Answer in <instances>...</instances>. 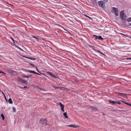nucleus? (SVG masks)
<instances>
[{
	"label": "nucleus",
	"instance_id": "1",
	"mask_svg": "<svg viewBox=\"0 0 131 131\" xmlns=\"http://www.w3.org/2000/svg\"><path fill=\"white\" fill-rule=\"evenodd\" d=\"M120 17L121 18L122 20H124L123 21V24H125V23L126 22V21L125 20L126 18V16L125 15V14L124 13H121L120 15Z\"/></svg>",
	"mask_w": 131,
	"mask_h": 131
},
{
	"label": "nucleus",
	"instance_id": "2",
	"mask_svg": "<svg viewBox=\"0 0 131 131\" xmlns=\"http://www.w3.org/2000/svg\"><path fill=\"white\" fill-rule=\"evenodd\" d=\"M112 8L113 9V11H112V12L113 13L114 12V14L115 15L117 16L118 15V11L117 8L114 7H113Z\"/></svg>",
	"mask_w": 131,
	"mask_h": 131
},
{
	"label": "nucleus",
	"instance_id": "3",
	"mask_svg": "<svg viewBox=\"0 0 131 131\" xmlns=\"http://www.w3.org/2000/svg\"><path fill=\"white\" fill-rule=\"evenodd\" d=\"M98 4L100 6L103 8H104L105 7V3L103 1H99L98 2Z\"/></svg>",
	"mask_w": 131,
	"mask_h": 131
},
{
	"label": "nucleus",
	"instance_id": "4",
	"mask_svg": "<svg viewBox=\"0 0 131 131\" xmlns=\"http://www.w3.org/2000/svg\"><path fill=\"white\" fill-rule=\"evenodd\" d=\"M40 123L42 124L47 125V121L46 119H41L40 120Z\"/></svg>",
	"mask_w": 131,
	"mask_h": 131
},
{
	"label": "nucleus",
	"instance_id": "5",
	"mask_svg": "<svg viewBox=\"0 0 131 131\" xmlns=\"http://www.w3.org/2000/svg\"><path fill=\"white\" fill-rule=\"evenodd\" d=\"M18 81L19 82L22 83L26 84L27 83V82L26 81L23 80L20 78H19L18 79Z\"/></svg>",
	"mask_w": 131,
	"mask_h": 131
},
{
	"label": "nucleus",
	"instance_id": "6",
	"mask_svg": "<svg viewBox=\"0 0 131 131\" xmlns=\"http://www.w3.org/2000/svg\"><path fill=\"white\" fill-rule=\"evenodd\" d=\"M59 104L61 106V111L63 112H64V105L61 103H60Z\"/></svg>",
	"mask_w": 131,
	"mask_h": 131
},
{
	"label": "nucleus",
	"instance_id": "7",
	"mask_svg": "<svg viewBox=\"0 0 131 131\" xmlns=\"http://www.w3.org/2000/svg\"><path fill=\"white\" fill-rule=\"evenodd\" d=\"M90 108L92 111H96L97 110V108L96 107L91 106L90 107Z\"/></svg>",
	"mask_w": 131,
	"mask_h": 131
},
{
	"label": "nucleus",
	"instance_id": "8",
	"mask_svg": "<svg viewBox=\"0 0 131 131\" xmlns=\"http://www.w3.org/2000/svg\"><path fill=\"white\" fill-rule=\"evenodd\" d=\"M118 94L119 95H120L121 96L123 97H126V94L125 93H118Z\"/></svg>",
	"mask_w": 131,
	"mask_h": 131
},
{
	"label": "nucleus",
	"instance_id": "9",
	"mask_svg": "<svg viewBox=\"0 0 131 131\" xmlns=\"http://www.w3.org/2000/svg\"><path fill=\"white\" fill-rule=\"evenodd\" d=\"M67 127H73V128H76L78 127V126L77 125H74L73 124H71L69 125H67Z\"/></svg>",
	"mask_w": 131,
	"mask_h": 131
},
{
	"label": "nucleus",
	"instance_id": "10",
	"mask_svg": "<svg viewBox=\"0 0 131 131\" xmlns=\"http://www.w3.org/2000/svg\"><path fill=\"white\" fill-rule=\"evenodd\" d=\"M52 77L54 78H58V77L55 76L54 74H52V73L51 72H50L48 73Z\"/></svg>",
	"mask_w": 131,
	"mask_h": 131
},
{
	"label": "nucleus",
	"instance_id": "11",
	"mask_svg": "<svg viewBox=\"0 0 131 131\" xmlns=\"http://www.w3.org/2000/svg\"><path fill=\"white\" fill-rule=\"evenodd\" d=\"M25 57L27 59H30V60H35V58H32L30 57H27L25 56Z\"/></svg>",
	"mask_w": 131,
	"mask_h": 131
},
{
	"label": "nucleus",
	"instance_id": "12",
	"mask_svg": "<svg viewBox=\"0 0 131 131\" xmlns=\"http://www.w3.org/2000/svg\"><path fill=\"white\" fill-rule=\"evenodd\" d=\"M26 71L27 72L30 73H32L34 74H35V72L34 71L30 70H26Z\"/></svg>",
	"mask_w": 131,
	"mask_h": 131
},
{
	"label": "nucleus",
	"instance_id": "13",
	"mask_svg": "<svg viewBox=\"0 0 131 131\" xmlns=\"http://www.w3.org/2000/svg\"><path fill=\"white\" fill-rule=\"evenodd\" d=\"M23 77H25V78H30L31 77V75H24L23 76Z\"/></svg>",
	"mask_w": 131,
	"mask_h": 131
},
{
	"label": "nucleus",
	"instance_id": "14",
	"mask_svg": "<svg viewBox=\"0 0 131 131\" xmlns=\"http://www.w3.org/2000/svg\"><path fill=\"white\" fill-rule=\"evenodd\" d=\"M63 115L66 118H68V116H67V113L66 112L64 113H63Z\"/></svg>",
	"mask_w": 131,
	"mask_h": 131
},
{
	"label": "nucleus",
	"instance_id": "15",
	"mask_svg": "<svg viewBox=\"0 0 131 131\" xmlns=\"http://www.w3.org/2000/svg\"><path fill=\"white\" fill-rule=\"evenodd\" d=\"M8 101L10 104H12L13 103V102L11 98H9V99Z\"/></svg>",
	"mask_w": 131,
	"mask_h": 131
},
{
	"label": "nucleus",
	"instance_id": "16",
	"mask_svg": "<svg viewBox=\"0 0 131 131\" xmlns=\"http://www.w3.org/2000/svg\"><path fill=\"white\" fill-rule=\"evenodd\" d=\"M109 102L111 103H112L113 104H115L116 103V101H110Z\"/></svg>",
	"mask_w": 131,
	"mask_h": 131
},
{
	"label": "nucleus",
	"instance_id": "17",
	"mask_svg": "<svg viewBox=\"0 0 131 131\" xmlns=\"http://www.w3.org/2000/svg\"><path fill=\"white\" fill-rule=\"evenodd\" d=\"M96 51H97V52H99V53H100V54H102L104 55V56H105V54H103V53L102 52L100 51H99V50H96Z\"/></svg>",
	"mask_w": 131,
	"mask_h": 131
},
{
	"label": "nucleus",
	"instance_id": "18",
	"mask_svg": "<svg viewBox=\"0 0 131 131\" xmlns=\"http://www.w3.org/2000/svg\"><path fill=\"white\" fill-rule=\"evenodd\" d=\"M98 38L99 40H103V38H102L101 36H99Z\"/></svg>",
	"mask_w": 131,
	"mask_h": 131
},
{
	"label": "nucleus",
	"instance_id": "19",
	"mask_svg": "<svg viewBox=\"0 0 131 131\" xmlns=\"http://www.w3.org/2000/svg\"><path fill=\"white\" fill-rule=\"evenodd\" d=\"M1 116L3 120H4L5 119L4 116L2 113L1 114Z\"/></svg>",
	"mask_w": 131,
	"mask_h": 131
},
{
	"label": "nucleus",
	"instance_id": "20",
	"mask_svg": "<svg viewBox=\"0 0 131 131\" xmlns=\"http://www.w3.org/2000/svg\"><path fill=\"white\" fill-rule=\"evenodd\" d=\"M90 48H92V49L94 50V51H96V50H95L94 47L92 46V45H90Z\"/></svg>",
	"mask_w": 131,
	"mask_h": 131
},
{
	"label": "nucleus",
	"instance_id": "21",
	"mask_svg": "<svg viewBox=\"0 0 131 131\" xmlns=\"http://www.w3.org/2000/svg\"><path fill=\"white\" fill-rule=\"evenodd\" d=\"M126 20L129 22L131 21V18H129L127 19Z\"/></svg>",
	"mask_w": 131,
	"mask_h": 131
},
{
	"label": "nucleus",
	"instance_id": "22",
	"mask_svg": "<svg viewBox=\"0 0 131 131\" xmlns=\"http://www.w3.org/2000/svg\"><path fill=\"white\" fill-rule=\"evenodd\" d=\"M52 86L54 88L56 89H57L58 88H60V87H56V86H54V85H53Z\"/></svg>",
	"mask_w": 131,
	"mask_h": 131
},
{
	"label": "nucleus",
	"instance_id": "23",
	"mask_svg": "<svg viewBox=\"0 0 131 131\" xmlns=\"http://www.w3.org/2000/svg\"><path fill=\"white\" fill-rule=\"evenodd\" d=\"M33 38H34L35 39H36L38 41L39 40V39L36 37L35 36H33Z\"/></svg>",
	"mask_w": 131,
	"mask_h": 131
},
{
	"label": "nucleus",
	"instance_id": "24",
	"mask_svg": "<svg viewBox=\"0 0 131 131\" xmlns=\"http://www.w3.org/2000/svg\"><path fill=\"white\" fill-rule=\"evenodd\" d=\"M10 38L12 39V40L13 41L14 43H15V42H17V41L15 40H14V39L12 37H10Z\"/></svg>",
	"mask_w": 131,
	"mask_h": 131
},
{
	"label": "nucleus",
	"instance_id": "25",
	"mask_svg": "<svg viewBox=\"0 0 131 131\" xmlns=\"http://www.w3.org/2000/svg\"><path fill=\"white\" fill-rule=\"evenodd\" d=\"M15 46L17 48H18V49H19L20 50H21V51H23V50L22 49H21V48H20L19 47H18V46H17L16 45Z\"/></svg>",
	"mask_w": 131,
	"mask_h": 131
},
{
	"label": "nucleus",
	"instance_id": "26",
	"mask_svg": "<svg viewBox=\"0 0 131 131\" xmlns=\"http://www.w3.org/2000/svg\"><path fill=\"white\" fill-rule=\"evenodd\" d=\"M12 109H13V111L14 112H16V109L14 107H13L12 108Z\"/></svg>",
	"mask_w": 131,
	"mask_h": 131
},
{
	"label": "nucleus",
	"instance_id": "27",
	"mask_svg": "<svg viewBox=\"0 0 131 131\" xmlns=\"http://www.w3.org/2000/svg\"><path fill=\"white\" fill-rule=\"evenodd\" d=\"M84 16H85L86 17H88L90 19H92L90 17H89L88 16H87V15H84Z\"/></svg>",
	"mask_w": 131,
	"mask_h": 131
},
{
	"label": "nucleus",
	"instance_id": "28",
	"mask_svg": "<svg viewBox=\"0 0 131 131\" xmlns=\"http://www.w3.org/2000/svg\"><path fill=\"white\" fill-rule=\"evenodd\" d=\"M116 103H118L119 104H121V103L119 101H116Z\"/></svg>",
	"mask_w": 131,
	"mask_h": 131
},
{
	"label": "nucleus",
	"instance_id": "29",
	"mask_svg": "<svg viewBox=\"0 0 131 131\" xmlns=\"http://www.w3.org/2000/svg\"><path fill=\"white\" fill-rule=\"evenodd\" d=\"M30 65L32 66V67H34V65L32 64V63H30Z\"/></svg>",
	"mask_w": 131,
	"mask_h": 131
},
{
	"label": "nucleus",
	"instance_id": "30",
	"mask_svg": "<svg viewBox=\"0 0 131 131\" xmlns=\"http://www.w3.org/2000/svg\"><path fill=\"white\" fill-rule=\"evenodd\" d=\"M36 70H37V71L38 72H39V70H38V68H37V67H36Z\"/></svg>",
	"mask_w": 131,
	"mask_h": 131
},
{
	"label": "nucleus",
	"instance_id": "31",
	"mask_svg": "<svg viewBox=\"0 0 131 131\" xmlns=\"http://www.w3.org/2000/svg\"><path fill=\"white\" fill-rule=\"evenodd\" d=\"M122 102L124 103L125 104H126L127 105H129V103H128L126 102H124V101H122Z\"/></svg>",
	"mask_w": 131,
	"mask_h": 131
},
{
	"label": "nucleus",
	"instance_id": "32",
	"mask_svg": "<svg viewBox=\"0 0 131 131\" xmlns=\"http://www.w3.org/2000/svg\"><path fill=\"white\" fill-rule=\"evenodd\" d=\"M1 73H3L4 74H5V73L3 72V71H0V74Z\"/></svg>",
	"mask_w": 131,
	"mask_h": 131
},
{
	"label": "nucleus",
	"instance_id": "33",
	"mask_svg": "<svg viewBox=\"0 0 131 131\" xmlns=\"http://www.w3.org/2000/svg\"><path fill=\"white\" fill-rule=\"evenodd\" d=\"M35 74H37V75H41V74H39V73H37V72H35Z\"/></svg>",
	"mask_w": 131,
	"mask_h": 131
},
{
	"label": "nucleus",
	"instance_id": "34",
	"mask_svg": "<svg viewBox=\"0 0 131 131\" xmlns=\"http://www.w3.org/2000/svg\"><path fill=\"white\" fill-rule=\"evenodd\" d=\"M2 94H3L4 95V96L5 97V98H6V96H5V95H4V93H3V92L2 91Z\"/></svg>",
	"mask_w": 131,
	"mask_h": 131
},
{
	"label": "nucleus",
	"instance_id": "35",
	"mask_svg": "<svg viewBox=\"0 0 131 131\" xmlns=\"http://www.w3.org/2000/svg\"><path fill=\"white\" fill-rule=\"evenodd\" d=\"M98 38V36H96V37H95V39H97Z\"/></svg>",
	"mask_w": 131,
	"mask_h": 131
},
{
	"label": "nucleus",
	"instance_id": "36",
	"mask_svg": "<svg viewBox=\"0 0 131 131\" xmlns=\"http://www.w3.org/2000/svg\"><path fill=\"white\" fill-rule=\"evenodd\" d=\"M103 1L105 2H107L108 1V0H103Z\"/></svg>",
	"mask_w": 131,
	"mask_h": 131
},
{
	"label": "nucleus",
	"instance_id": "37",
	"mask_svg": "<svg viewBox=\"0 0 131 131\" xmlns=\"http://www.w3.org/2000/svg\"><path fill=\"white\" fill-rule=\"evenodd\" d=\"M19 88H20L21 89H23V87H19Z\"/></svg>",
	"mask_w": 131,
	"mask_h": 131
},
{
	"label": "nucleus",
	"instance_id": "38",
	"mask_svg": "<svg viewBox=\"0 0 131 131\" xmlns=\"http://www.w3.org/2000/svg\"><path fill=\"white\" fill-rule=\"evenodd\" d=\"M130 58H127V59L128 60H129V59L130 60Z\"/></svg>",
	"mask_w": 131,
	"mask_h": 131
},
{
	"label": "nucleus",
	"instance_id": "39",
	"mask_svg": "<svg viewBox=\"0 0 131 131\" xmlns=\"http://www.w3.org/2000/svg\"><path fill=\"white\" fill-rule=\"evenodd\" d=\"M122 34V35H124V36H126V35H125V34Z\"/></svg>",
	"mask_w": 131,
	"mask_h": 131
},
{
	"label": "nucleus",
	"instance_id": "40",
	"mask_svg": "<svg viewBox=\"0 0 131 131\" xmlns=\"http://www.w3.org/2000/svg\"><path fill=\"white\" fill-rule=\"evenodd\" d=\"M23 88H27V86H24V87H23Z\"/></svg>",
	"mask_w": 131,
	"mask_h": 131
},
{
	"label": "nucleus",
	"instance_id": "41",
	"mask_svg": "<svg viewBox=\"0 0 131 131\" xmlns=\"http://www.w3.org/2000/svg\"><path fill=\"white\" fill-rule=\"evenodd\" d=\"M96 36H97L96 35H93V36H95V37H96Z\"/></svg>",
	"mask_w": 131,
	"mask_h": 131
},
{
	"label": "nucleus",
	"instance_id": "42",
	"mask_svg": "<svg viewBox=\"0 0 131 131\" xmlns=\"http://www.w3.org/2000/svg\"><path fill=\"white\" fill-rule=\"evenodd\" d=\"M129 25H130V26H131V23H129Z\"/></svg>",
	"mask_w": 131,
	"mask_h": 131
},
{
	"label": "nucleus",
	"instance_id": "43",
	"mask_svg": "<svg viewBox=\"0 0 131 131\" xmlns=\"http://www.w3.org/2000/svg\"><path fill=\"white\" fill-rule=\"evenodd\" d=\"M128 105H130V106H131V104H129Z\"/></svg>",
	"mask_w": 131,
	"mask_h": 131
},
{
	"label": "nucleus",
	"instance_id": "44",
	"mask_svg": "<svg viewBox=\"0 0 131 131\" xmlns=\"http://www.w3.org/2000/svg\"><path fill=\"white\" fill-rule=\"evenodd\" d=\"M5 98V99L6 100V101H7V99H6V98Z\"/></svg>",
	"mask_w": 131,
	"mask_h": 131
},
{
	"label": "nucleus",
	"instance_id": "45",
	"mask_svg": "<svg viewBox=\"0 0 131 131\" xmlns=\"http://www.w3.org/2000/svg\"><path fill=\"white\" fill-rule=\"evenodd\" d=\"M130 60H131V58H130Z\"/></svg>",
	"mask_w": 131,
	"mask_h": 131
}]
</instances>
